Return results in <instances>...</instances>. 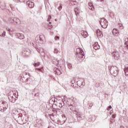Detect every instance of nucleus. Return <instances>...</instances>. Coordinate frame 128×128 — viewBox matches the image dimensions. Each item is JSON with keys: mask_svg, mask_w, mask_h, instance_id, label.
<instances>
[{"mask_svg": "<svg viewBox=\"0 0 128 128\" xmlns=\"http://www.w3.org/2000/svg\"><path fill=\"white\" fill-rule=\"evenodd\" d=\"M112 32L113 34L114 35V30H112Z\"/></svg>", "mask_w": 128, "mask_h": 128, "instance_id": "a18cd8bd", "label": "nucleus"}, {"mask_svg": "<svg viewBox=\"0 0 128 128\" xmlns=\"http://www.w3.org/2000/svg\"><path fill=\"white\" fill-rule=\"evenodd\" d=\"M112 54L114 60H118L120 56L116 52H114L112 53Z\"/></svg>", "mask_w": 128, "mask_h": 128, "instance_id": "f8f14e48", "label": "nucleus"}, {"mask_svg": "<svg viewBox=\"0 0 128 128\" xmlns=\"http://www.w3.org/2000/svg\"><path fill=\"white\" fill-rule=\"evenodd\" d=\"M82 34L83 36H84V38H88V32H86V31H84L82 33Z\"/></svg>", "mask_w": 128, "mask_h": 128, "instance_id": "4be33fe9", "label": "nucleus"}, {"mask_svg": "<svg viewBox=\"0 0 128 128\" xmlns=\"http://www.w3.org/2000/svg\"><path fill=\"white\" fill-rule=\"evenodd\" d=\"M28 76L26 78V84H32L34 82V78L28 73Z\"/></svg>", "mask_w": 128, "mask_h": 128, "instance_id": "0eeeda50", "label": "nucleus"}, {"mask_svg": "<svg viewBox=\"0 0 128 128\" xmlns=\"http://www.w3.org/2000/svg\"><path fill=\"white\" fill-rule=\"evenodd\" d=\"M20 120L24 122V119H22V117L20 115L19 118L18 120V122H20Z\"/></svg>", "mask_w": 128, "mask_h": 128, "instance_id": "7c9ffc66", "label": "nucleus"}, {"mask_svg": "<svg viewBox=\"0 0 128 128\" xmlns=\"http://www.w3.org/2000/svg\"><path fill=\"white\" fill-rule=\"evenodd\" d=\"M76 58L78 60H82L84 58V50H80V52H76Z\"/></svg>", "mask_w": 128, "mask_h": 128, "instance_id": "20e7f679", "label": "nucleus"}, {"mask_svg": "<svg viewBox=\"0 0 128 128\" xmlns=\"http://www.w3.org/2000/svg\"><path fill=\"white\" fill-rule=\"evenodd\" d=\"M35 72H37L38 74H39V72H42V70L40 68H36L35 70Z\"/></svg>", "mask_w": 128, "mask_h": 128, "instance_id": "473e14b6", "label": "nucleus"}, {"mask_svg": "<svg viewBox=\"0 0 128 128\" xmlns=\"http://www.w3.org/2000/svg\"><path fill=\"white\" fill-rule=\"evenodd\" d=\"M60 52V51H58V50L57 48H55V49H54V54H58V52Z\"/></svg>", "mask_w": 128, "mask_h": 128, "instance_id": "f704fd0d", "label": "nucleus"}, {"mask_svg": "<svg viewBox=\"0 0 128 128\" xmlns=\"http://www.w3.org/2000/svg\"><path fill=\"white\" fill-rule=\"evenodd\" d=\"M60 97L56 96V98H52L50 102H54V103L56 104V102H58V100H60Z\"/></svg>", "mask_w": 128, "mask_h": 128, "instance_id": "dca6fc26", "label": "nucleus"}, {"mask_svg": "<svg viewBox=\"0 0 128 128\" xmlns=\"http://www.w3.org/2000/svg\"><path fill=\"white\" fill-rule=\"evenodd\" d=\"M28 73L24 72L22 74H20L19 77L20 82H26V78H28Z\"/></svg>", "mask_w": 128, "mask_h": 128, "instance_id": "39448f33", "label": "nucleus"}, {"mask_svg": "<svg viewBox=\"0 0 128 128\" xmlns=\"http://www.w3.org/2000/svg\"><path fill=\"white\" fill-rule=\"evenodd\" d=\"M77 86L82 88V86H84V78H79L78 80L76 82Z\"/></svg>", "mask_w": 128, "mask_h": 128, "instance_id": "6e6552de", "label": "nucleus"}, {"mask_svg": "<svg viewBox=\"0 0 128 128\" xmlns=\"http://www.w3.org/2000/svg\"><path fill=\"white\" fill-rule=\"evenodd\" d=\"M20 116V114H18L17 115H15L14 118L15 120H16V122H18V120L19 118V117Z\"/></svg>", "mask_w": 128, "mask_h": 128, "instance_id": "5701e85b", "label": "nucleus"}, {"mask_svg": "<svg viewBox=\"0 0 128 128\" xmlns=\"http://www.w3.org/2000/svg\"><path fill=\"white\" fill-rule=\"evenodd\" d=\"M56 72L58 76H60V74H62V71H60V70L58 68H57V71Z\"/></svg>", "mask_w": 128, "mask_h": 128, "instance_id": "a878e982", "label": "nucleus"}, {"mask_svg": "<svg viewBox=\"0 0 128 128\" xmlns=\"http://www.w3.org/2000/svg\"><path fill=\"white\" fill-rule=\"evenodd\" d=\"M88 104H89L88 108H89V110H90V108H92V106H94V104L92 103V102H90L88 103Z\"/></svg>", "mask_w": 128, "mask_h": 128, "instance_id": "c756f323", "label": "nucleus"}, {"mask_svg": "<svg viewBox=\"0 0 128 128\" xmlns=\"http://www.w3.org/2000/svg\"><path fill=\"white\" fill-rule=\"evenodd\" d=\"M74 12L76 16H77V18H78V16H80V8L76 7L74 8Z\"/></svg>", "mask_w": 128, "mask_h": 128, "instance_id": "1a4fd4ad", "label": "nucleus"}, {"mask_svg": "<svg viewBox=\"0 0 128 128\" xmlns=\"http://www.w3.org/2000/svg\"><path fill=\"white\" fill-rule=\"evenodd\" d=\"M50 28H53L52 25H50Z\"/></svg>", "mask_w": 128, "mask_h": 128, "instance_id": "3c124183", "label": "nucleus"}, {"mask_svg": "<svg viewBox=\"0 0 128 128\" xmlns=\"http://www.w3.org/2000/svg\"><path fill=\"white\" fill-rule=\"evenodd\" d=\"M16 93H14V92L11 91L8 94V98L10 102H15L16 100H18V98L16 96Z\"/></svg>", "mask_w": 128, "mask_h": 128, "instance_id": "f03ea898", "label": "nucleus"}, {"mask_svg": "<svg viewBox=\"0 0 128 128\" xmlns=\"http://www.w3.org/2000/svg\"><path fill=\"white\" fill-rule=\"evenodd\" d=\"M20 20L17 18H14V24H20Z\"/></svg>", "mask_w": 128, "mask_h": 128, "instance_id": "6ab92c4d", "label": "nucleus"}, {"mask_svg": "<svg viewBox=\"0 0 128 128\" xmlns=\"http://www.w3.org/2000/svg\"><path fill=\"white\" fill-rule=\"evenodd\" d=\"M64 106V104H62V103H59V105H58V106L62 108V106Z\"/></svg>", "mask_w": 128, "mask_h": 128, "instance_id": "58836bf2", "label": "nucleus"}, {"mask_svg": "<svg viewBox=\"0 0 128 128\" xmlns=\"http://www.w3.org/2000/svg\"><path fill=\"white\" fill-rule=\"evenodd\" d=\"M9 22H11V24H14V18H12L9 19Z\"/></svg>", "mask_w": 128, "mask_h": 128, "instance_id": "b1692460", "label": "nucleus"}, {"mask_svg": "<svg viewBox=\"0 0 128 128\" xmlns=\"http://www.w3.org/2000/svg\"><path fill=\"white\" fill-rule=\"evenodd\" d=\"M35 48L37 52H39V54H40V48H38V46H36Z\"/></svg>", "mask_w": 128, "mask_h": 128, "instance_id": "2f4dec72", "label": "nucleus"}, {"mask_svg": "<svg viewBox=\"0 0 128 128\" xmlns=\"http://www.w3.org/2000/svg\"><path fill=\"white\" fill-rule=\"evenodd\" d=\"M0 106H4L6 109H8V102L6 101H1L0 102Z\"/></svg>", "mask_w": 128, "mask_h": 128, "instance_id": "9b49d317", "label": "nucleus"}, {"mask_svg": "<svg viewBox=\"0 0 128 128\" xmlns=\"http://www.w3.org/2000/svg\"><path fill=\"white\" fill-rule=\"evenodd\" d=\"M112 118H116V115H113Z\"/></svg>", "mask_w": 128, "mask_h": 128, "instance_id": "8fccbe9b", "label": "nucleus"}, {"mask_svg": "<svg viewBox=\"0 0 128 128\" xmlns=\"http://www.w3.org/2000/svg\"><path fill=\"white\" fill-rule=\"evenodd\" d=\"M26 122H24V124H26Z\"/></svg>", "mask_w": 128, "mask_h": 128, "instance_id": "13d9d810", "label": "nucleus"}, {"mask_svg": "<svg viewBox=\"0 0 128 128\" xmlns=\"http://www.w3.org/2000/svg\"><path fill=\"white\" fill-rule=\"evenodd\" d=\"M94 48L96 50H98L100 48V46L98 45V43L96 42L94 45H93Z\"/></svg>", "mask_w": 128, "mask_h": 128, "instance_id": "412c9836", "label": "nucleus"}, {"mask_svg": "<svg viewBox=\"0 0 128 128\" xmlns=\"http://www.w3.org/2000/svg\"><path fill=\"white\" fill-rule=\"evenodd\" d=\"M62 4H60V2H55L54 4V6H56V8H58V6H60V5H61Z\"/></svg>", "mask_w": 128, "mask_h": 128, "instance_id": "bb28decb", "label": "nucleus"}, {"mask_svg": "<svg viewBox=\"0 0 128 128\" xmlns=\"http://www.w3.org/2000/svg\"><path fill=\"white\" fill-rule=\"evenodd\" d=\"M0 36H4L2 35H2H0Z\"/></svg>", "mask_w": 128, "mask_h": 128, "instance_id": "6e6d98bb", "label": "nucleus"}, {"mask_svg": "<svg viewBox=\"0 0 128 128\" xmlns=\"http://www.w3.org/2000/svg\"><path fill=\"white\" fill-rule=\"evenodd\" d=\"M124 72L125 74V76H128V64H126L124 66Z\"/></svg>", "mask_w": 128, "mask_h": 128, "instance_id": "a211bd4d", "label": "nucleus"}, {"mask_svg": "<svg viewBox=\"0 0 128 128\" xmlns=\"http://www.w3.org/2000/svg\"><path fill=\"white\" fill-rule=\"evenodd\" d=\"M58 10H62V4L58 7Z\"/></svg>", "mask_w": 128, "mask_h": 128, "instance_id": "72a5a7b5", "label": "nucleus"}, {"mask_svg": "<svg viewBox=\"0 0 128 128\" xmlns=\"http://www.w3.org/2000/svg\"><path fill=\"white\" fill-rule=\"evenodd\" d=\"M115 34H118V32H115Z\"/></svg>", "mask_w": 128, "mask_h": 128, "instance_id": "4d7b16f0", "label": "nucleus"}, {"mask_svg": "<svg viewBox=\"0 0 128 128\" xmlns=\"http://www.w3.org/2000/svg\"><path fill=\"white\" fill-rule=\"evenodd\" d=\"M125 46H126V48H127V49L128 50V42H125Z\"/></svg>", "mask_w": 128, "mask_h": 128, "instance_id": "4c0bfd02", "label": "nucleus"}, {"mask_svg": "<svg viewBox=\"0 0 128 128\" xmlns=\"http://www.w3.org/2000/svg\"><path fill=\"white\" fill-rule=\"evenodd\" d=\"M26 4L29 8H32L34 6V3L32 2H30V0L27 1Z\"/></svg>", "mask_w": 128, "mask_h": 128, "instance_id": "2eb2a0df", "label": "nucleus"}, {"mask_svg": "<svg viewBox=\"0 0 128 128\" xmlns=\"http://www.w3.org/2000/svg\"><path fill=\"white\" fill-rule=\"evenodd\" d=\"M89 6H92V2H90L88 4Z\"/></svg>", "mask_w": 128, "mask_h": 128, "instance_id": "ea45409f", "label": "nucleus"}, {"mask_svg": "<svg viewBox=\"0 0 128 128\" xmlns=\"http://www.w3.org/2000/svg\"><path fill=\"white\" fill-rule=\"evenodd\" d=\"M16 36H18L19 40H24V34L20 33H17L16 34Z\"/></svg>", "mask_w": 128, "mask_h": 128, "instance_id": "f3484780", "label": "nucleus"}, {"mask_svg": "<svg viewBox=\"0 0 128 128\" xmlns=\"http://www.w3.org/2000/svg\"><path fill=\"white\" fill-rule=\"evenodd\" d=\"M50 24H52V22H49Z\"/></svg>", "mask_w": 128, "mask_h": 128, "instance_id": "5fc2aeb1", "label": "nucleus"}, {"mask_svg": "<svg viewBox=\"0 0 128 128\" xmlns=\"http://www.w3.org/2000/svg\"><path fill=\"white\" fill-rule=\"evenodd\" d=\"M64 98H63V100H62V102H65L66 101V96H64Z\"/></svg>", "mask_w": 128, "mask_h": 128, "instance_id": "c03bdc74", "label": "nucleus"}, {"mask_svg": "<svg viewBox=\"0 0 128 128\" xmlns=\"http://www.w3.org/2000/svg\"><path fill=\"white\" fill-rule=\"evenodd\" d=\"M0 64H2V61L1 60H0Z\"/></svg>", "mask_w": 128, "mask_h": 128, "instance_id": "603ef678", "label": "nucleus"}, {"mask_svg": "<svg viewBox=\"0 0 128 128\" xmlns=\"http://www.w3.org/2000/svg\"><path fill=\"white\" fill-rule=\"evenodd\" d=\"M0 112H4V110H6V109L2 106L0 105Z\"/></svg>", "mask_w": 128, "mask_h": 128, "instance_id": "393cba45", "label": "nucleus"}, {"mask_svg": "<svg viewBox=\"0 0 128 128\" xmlns=\"http://www.w3.org/2000/svg\"><path fill=\"white\" fill-rule=\"evenodd\" d=\"M109 114H110H110H112V112H109Z\"/></svg>", "mask_w": 128, "mask_h": 128, "instance_id": "864d4df0", "label": "nucleus"}, {"mask_svg": "<svg viewBox=\"0 0 128 128\" xmlns=\"http://www.w3.org/2000/svg\"><path fill=\"white\" fill-rule=\"evenodd\" d=\"M70 100L72 101L69 106V108L71 110H72L73 114H76L78 122H80L82 120V115L80 112L74 110L76 108V98L71 97Z\"/></svg>", "mask_w": 128, "mask_h": 128, "instance_id": "f257e3e1", "label": "nucleus"}, {"mask_svg": "<svg viewBox=\"0 0 128 128\" xmlns=\"http://www.w3.org/2000/svg\"><path fill=\"white\" fill-rule=\"evenodd\" d=\"M40 62H35L34 64V66H40Z\"/></svg>", "mask_w": 128, "mask_h": 128, "instance_id": "cd10ccee", "label": "nucleus"}, {"mask_svg": "<svg viewBox=\"0 0 128 128\" xmlns=\"http://www.w3.org/2000/svg\"><path fill=\"white\" fill-rule=\"evenodd\" d=\"M110 70L111 74L114 76H116L118 74V67L114 66H111Z\"/></svg>", "mask_w": 128, "mask_h": 128, "instance_id": "7ed1b4c3", "label": "nucleus"}, {"mask_svg": "<svg viewBox=\"0 0 128 128\" xmlns=\"http://www.w3.org/2000/svg\"><path fill=\"white\" fill-rule=\"evenodd\" d=\"M104 0H97L98 2H102Z\"/></svg>", "mask_w": 128, "mask_h": 128, "instance_id": "09e8293b", "label": "nucleus"}, {"mask_svg": "<svg viewBox=\"0 0 128 128\" xmlns=\"http://www.w3.org/2000/svg\"><path fill=\"white\" fill-rule=\"evenodd\" d=\"M97 32V36L98 38H102L104 36V35L102 34V32L100 31V30H98L96 31Z\"/></svg>", "mask_w": 128, "mask_h": 128, "instance_id": "aec40b11", "label": "nucleus"}, {"mask_svg": "<svg viewBox=\"0 0 128 128\" xmlns=\"http://www.w3.org/2000/svg\"><path fill=\"white\" fill-rule=\"evenodd\" d=\"M68 66L69 70H72V64H70V63H68Z\"/></svg>", "mask_w": 128, "mask_h": 128, "instance_id": "c85d7f7f", "label": "nucleus"}, {"mask_svg": "<svg viewBox=\"0 0 128 128\" xmlns=\"http://www.w3.org/2000/svg\"><path fill=\"white\" fill-rule=\"evenodd\" d=\"M39 44H42L44 43V35H40L39 36Z\"/></svg>", "mask_w": 128, "mask_h": 128, "instance_id": "9d476101", "label": "nucleus"}, {"mask_svg": "<svg viewBox=\"0 0 128 128\" xmlns=\"http://www.w3.org/2000/svg\"><path fill=\"white\" fill-rule=\"evenodd\" d=\"M68 4L70 6H76L78 4V2L76 1H74V0H68Z\"/></svg>", "mask_w": 128, "mask_h": 128, "instance_id": "4468645a", "label": "nucleus"}, {"mask_svg": "<svg viewBox=\"0 0 128 128\" xmlns=\"http://www.w3.org/2000/svg\"><path fill=\"white\" fill-rule=\"evenodd\" d=\"M54 40H60V36H56L54 38Z\"/></svg>", "mask_w": 128, "mask_h": 128, "instance_id": "e433bc0d", "label": "nucleus"}, {"mask_svg": "<svg viewBox=\"0 0 128 128\" xmlns=\"http://www.w3.org/2000/svg\"><path fill=\"white\" fill-rule=\"evenodd\" d=\"M40 96V94L38 93H36L34 94V96Z\"/></svg>", "mask_w": 128, "mask_h": 128, "instance_id": "79ce46f5", "label": "nucleus"}, {"mask_svg": "<svg viewBox=\"0 0 128 128\" xmlns=\"http://www.w3.org/2000/svg\"><path fill=\"white\" fill-rule=\"evenodd\" d=\"M89 10H94V8L92 6H89Z\"/></svg>", "mask_w": 128, "mask_h": 128, "instance_id": "c9c22d12", "label": "nucleus"}, {"mask_svg": "<svg viewBox=\"0 0 128 128\" xmlns=\"http://www.w3.org/2000/svg\"><path fill=\"white\" fill-rule=\"evenodd\" d=\"M6 30H7L8 32H10V28H6Z\"/></svg>", "mask_w": 128, "mask_h": 128, "instance_id": "de8ad7c7", "label": "nucleus"}, {"mask_svg": "<svg viewBox=\"0 0 128 128\" xmlns=\"http://www.w3.org/2000/svg\"><path fill=\"white\" fill-rule=\"evenodd\" d=\"M52 19V16H49L48 17V22H50V20H51Z\"/></svg>", "mask_w": 128, "mask_h": 128, "instance_id": "a19ab883", "label": "nucleus"}, {"mask_svg": "<svg viewBox=\"0 0 128 128\" xmlns=\"http://www.w3.org/2000/svg\"><path fill=\"white\" fill-rule=\"evenodd\" d=\"M112 108V106H108V108H107L108 110H110V109Z\"/></svg>", "mask_w": 128, "mask_h": 128, "instance_id": "37998d69", "label": "nucleus"}, {"mask_svg": "<svg viewBox=\"0 0 128 128\" xmlns=\"http://www.w3.org/2000/svg\"><path fill=\"white\" fill-rule=\"evenodd\" d=\"M100 22V26L103 28H108V20H106L104 18H101Z\"/></svg>", "mask_w": 128, "mask_h": 128, "instance_id": "423d86ee", "label": "nucleus"}, {"mask_svg": "<svg viewBox=\"0 0 128 128\" xmlns=\"http://www.w3.org/2000/svg\"><path fill=\"white\" fill-rule=\"evenodd\" d=\"M76 82L78 81L76 80V78H74L70 82L72 84V86H73V88H76L77 86Z\"/></svg>", "mask_w": 128, "mask_h": 128, "instance_id": "ddd939ff", "label": "nucleus"}, {"mask_svg": "<svg viewBox=\"0 0 128 128\" xmlns=\"http://www.w3.org/2000/svg\"><path fill=\"white\" fill-rule=\"evenodd\" d=\"M119 26H120V28H122V24H120Z\"/></svg>", "mask_w": 128, "mask_h": 128, "instance_id": "49530a36", "label": "nucleus"}]
</instances>
